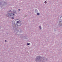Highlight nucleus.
Segmentation results:
<instances>
[{
    "label": "nucleus",
    "instance_id": "obj_1",
    "mask_svg": "<svg viewBox=\"0 0 62 62\" xmlns=\"http://www.w3.org/2000/svg\"><path fill=\"white\" fill-rule=\"evenodd\" d=\"M8 15L9 17H11V16H13V15H14V14L13 13H9L8 14Z\"/></svg>",
    "mask_w": 62,
    "mask_h": 62
},
{
    "label": "nucleus",
    "instance_id": "obj_2",
    "mask_svg": "<svg viewBox=\"0 0 62 62\" xmlns=\"http://www.w3.org/2000/svg\"><path fill=\"white\" fill-rule=\"evenodd\" d=\"M37 14V15H39V13H38Z\"/></svg>",
    "mask_w": 62,
    "mask_h": 62
},
{
    "label": "nucleus",
    "instance_id": "obj_3",
    "mask_svg": "<svg viewBox=\"0 0 62 62\" xmlns=\"http://www.w3.org/2000/svg\"><path fill=\"white\" fill-rule=\"evenodd\" d=\"M29 44H30V43H28L27 44V45H29Z\"/></svg>",
    "mask_w": 62,
    "mask_h": 62
},
{
    "label": "nucleus",
    "instance_id": "obj_4",
    "mask_svg": "<svg viewBox=\"0 0 62 62\" xmlns=\"http://www.w3.org/2000/svg\"><path fill=\"white\" fill-rule=\"evenodd\" d=\"M39 28H40V29H41V27H40V26L39 27Z\"/></svg>",
    "mask_w": 62,
    "mask_h": 62
},
{
    "label": "nucleus",
    "instance_id": "obj_5",
    "mask_svg": "<svg viewBox=\"0 0 62 62\" xmlns=\"http://www.w3.org/2000/svg\"><path fill=\"white\" fill-rule=\"evenodd\" d=\"M12 19H14V17H12Z\"/></svg>",
    "mask_w": 62,
    "mask_h": 62
},
{
    "label": "nucleus",
    "instance_id": "obj_6",
    "mask_svg": "<svg viewBox=\"0 0 62 62\" xmlns=\"http://www.w3.org/2000/svg\"><path fill=\"white\" fill-rule=\"evenodd\" d=\"M18 10H19V11H20V9H18Z\"/></svg>",
    "mask_w": 62,
    "mask_h": 62
},
{
    "label": "nucleus",
    "instance_id": "obj_7",
    "mask_svg": "<svg viewBox=\"0 0 62 62\" xmlns=\"http://www.w3.org/2000/svg\"><path fill=\"white\" fill-rule=\"evenodd\" d=\"M46 1H45V4H46Z\"/></svg>",
    "mask_w": 62,
    "mask_h": 62
},
{
    "label": "nucleus",
    "instance_id": "obj_8",
    "mask_svg": "<svg viewBox=\"0 0 62 62\" xmlns=\"http://www.w3.org/2000/svg\"><path fill=\"white\" fill-rule=\"evenodd\" d=\"M17 23H19V21H17Z\"/></svg>",
    "mask_w": 62,
    "mask_h": 62
},
{
    "label": "nucleus",
    "instance_id": "obj_9",
    "mask_svg": "<svg viewBox=\"0 0 62 62\" xmlns=\"http://www.w3.org/2000/svg\"><path fill=\"white\" fill-rule=\"evenodd\" d=\"M5 42H7V40H5Z\"/></svg>",
    "mask_w": 62,
    "mask_h": 62
},
{
    "label": "nucleus",
    "instance_id": "obj_10",
    "mask_svg": "<svg viewBox=\"0 0 62 62\" xmlns=\"http://www.w3.org/2000/svg\"><path fill=\"white\" fill-rule=\"evenodd\" d=\"M16 12V11H15V12H14V13H15V12Z\"/></svg>",
    "mask_w": 62,
    "mask_h": 62
}]
</instances>
